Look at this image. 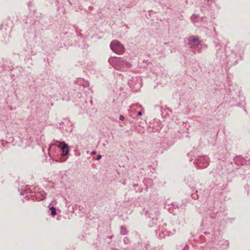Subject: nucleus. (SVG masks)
<instances>
[{"label":"nucleus","instance_id":"nucleus-1","mask_svg":"<svg viewBox=\"0 0 250 250\" xmlns=\"http://www.w3.org/2000/svg\"><path fill=\"white\" fill-rule=\"evenodd\" d=\"M110 47L114 52L118 54H123L125 51V48L123 45L117 40L111 42Z\"/></svg>","mask_w":250,"mask_h":250},{"label":"nucleus","instance_id":"nucleus-2","mask_svg":"<svg viewBox=\"0 0 250 250\" xmlns=\"http://www.w3.org/2000/svg\"><path fill=\"white\" fill-rule=\"evenodd\" d=\"M59 147H60L62 150L61 155L62 156H65L68 153L69 150V146L65 142H61L59 146Z\"/></svg>","mask_w":250,"mask_h":250},{"label":"nucleus","instance_id":"nucleus-3","mask_svg":"<svg viewBox=\"0 0 250 250\" xmlns=\"http://www.w3.org/2000/svg\"><path fill=\"white\" fill-rule=\"evenodd\" d=\"M209 164V159L208 157H201L199 160V167L202 168L206 167Z\"/></svg>","mask_w":250,"mask_h":250},{"label":"nucleus","instance_id":"nucleus-4","mask_svg":"<svg viewBox=\"0 0 250 250\" xmlns=\"http://www.w3.org/2000/svg\"><path fill=\"white\" fill-rule=\"evenodd\" d=\"M200 41L195 36H192L188 39V43L190 45H198L200 44Z\"/></svg>","mask_w":250,"mask_h":250},{"label":"nucleus","instance_id":"nucleus-5","mask_svg":"<svg viewBox=\"0 0 250 250\" xmlns=\"http://www.w3.org/2000/svg\"><path fill=\"white\" fill-rule=\"evenodd\" d=\"M36 197L40 200H42L46 197V194L43 191L36 193Z\"/></svg>","mask_w":250,"mask_h":250},{"label":"nucleus","instance_id":"nucleus-6","mask_svg":"<svg viewBox=\"0 0 250 250\" xmlns=\"http://www.w3.org/2000/svg\"><path fill=\"white\" fill-rule=\"evenodd\" d=\"M191 20L193 23L197 22L198 21V16L195 14H193L191 17Z\"/></svg>","mask_w":250,"mask_h":250},{"label":"nucleus","instance_id":"nucleus-7","mask_svg":"<svg viewBox=\"0 0 250 250\" xmlns=\"http://www.w3.org/2000/svg\"><path fill=\"white\" fill-rule=\"evenodd\" d=\"M50 210H51V213L52 216H55L56 214V208L55 207H51L50 208Z\"/></svg>","mask_w":250,"mask_h":250},{"label":"nucleus","instance_id":"nucleus-8","mask_svg":"<svg viewBox=\"0 0 250 250\" xmlns=\"http://www.w3.org/2000/svg\"><path fill=\"white\" fill-rule=\"evenodd\" d=\"M121 234H125L127 233L126 229L125 227L122 226L121 228Z\"/></svg>","mask_w":250,"mask_h":250},{"label":"nucleus","instance_id":"nucleus-9","mask_svg":"<svg viewBox=\"0 0 250 250\" xmlns=\"http://www.w3.org/2000/svg\"><path fill=\"white\" fill-rule=\"evenodd\" d=\"M119 119L121 120V121H124V119H125V118L124 117L123 115H121L119 117Z\"/></svg>","mask_w":250,"mask_h":250},{"label":"nucleus","instance_id":"nucleus-10","mask_svg":"<svg viewBox=\"0 0 250 250\" xmlns=\"http://www.w3.org/2000/svg\"><path fill=\"white\" fill-rule=\"evenodd\" d=\"M102 157V156L101 155H98L97 156V160H100Z\"/></svg>","mask_w":250,"mask_h":250},{"label":"nucleus","instance_id":"nucleus-11","mask_svg":"<svg viewBox=\"0 0 250 250\" xmlns=\"http://www.w3.org/2000/svg\"><path fill=\"white\" fill-rule=\"evenodd\" d=\"M142 113L141 111H139V112H138V116H142Z\"/></svg>","mask_w":250,"mask_h":250},{"label":"nucleus","instance_id":"nucleus-12","mask_svg":"<svg viewBox=\"0 0 250 250\" xmlns=\"http://www.w3.org/2000/svg\"><path fill=\"white\" fill-rule=\"evenodd\" d=\"M117 62L118 63H120H120H123V61H120V60L118 61Z\"/></svg>","mask_w":250,"mask_h":250},{"label":"nucleus","instance_id":"nucleus-13","mask_svg":"<svg viewBox=\"0 0 250 250\" xmlns=\"http://www.w3.org/2000/svg\"><path fill=\"white\" fill-rule=\"evenodd\" d=\"M92 153V154H93V155L95 154L96 153V151H92V153Z\"/></svg>","mask_w":250,"mask_h":250},{"label":"nucleus","instance_id":"nucleus-14","mask_svg":"<svg viewBox=\"0 0 250 250\" xmlns=\"http://www.w3.org/2000/svg\"><path fill=\"white\" fill-rule=\"evenodd\" d=\"M116 69H118V68L117 66H115Z\"/></svg>","mask_w":250,"mask_h":250}]
</instances>
